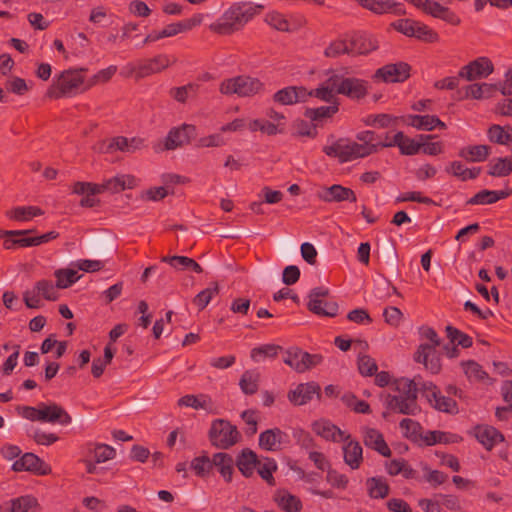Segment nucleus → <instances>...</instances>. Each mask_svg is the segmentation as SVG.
<instances>
[{"label": "nucleus", "mask_w": 512, "mask_h": 512, "mask_svg": "<svg viewBox=\"0 0 512 512\" xmlns=\"http://www.w3.org/2000/svg\"><path fill=\"white\" fill-rule=\"evenodd\" d=\"M262 9V5L250 2L233 3L209 29L219 35H230L241 30Z\"/></svg>", "instance_id": "f257e3e1"}, {"label": "nucleus", "mask_w": 512, "mask_h": 512, "mask_svg": "<svg viewBox=\"0 0 512 512\" xmlns=\"http://www.w3.org/2000/svg\"><path fill=\"white\" fill-rule=\"evenodd\" d=\"M264 90V84L255 77L239 75L223 80L220 83L219 91L223 95H234L239 97H252Z\"/></svg>", "instance_id": "f03ea898"}, {"label": "nucleus", "mask_w": 512, "mask_h": 512, "mask_svg": "<svg viewBox=\"0 0 512 512\" xmlns=\"http://www.w3.org/2000/svg\"><path fill=\"white\" fill-rule=\"evenodd\" d=\"M241 434L235 425L228 420L216 419L212 421L209 430V440L211 444L219 449H229L238 443Z\"/></svg>", "instance_id": "7ed1b4c3"}, {"label": "nucleus", "mask_w": 512, "mask_h": 512, "mask_svg": "<svg viewBox=\"0 0 512 512\" xmlns=\"http://www.w3.org/2000/svg\"><path fill=\"white\" fill-rule=\"evenodd\" d=\"M332 85H336L337 94L344 95L352 100L363 99L369 90L368 81L356 77H344L340 74L330 76Z\"/></svg>", "instance_id": "20e7f679"}, {"label": "nucleus", "mask_w": 512, "mask_h": 512, "mask_svg": "<svg viewBox=\"0 0 512 512\" xmlns=\"http://www.w3.org/2000/svg\"><path fill=\"white\" fill-rule=\"evenodd\" d=\"M365 148L359 143L350 141L349 139L340 138L332 145L325 146L323 152L330 157H335L340 163H346L358 158L365 157Z\"/></svg>", "instance_id": "39448f33"}, {"label": "nucleus", "mask_w": 512, "mask_h": 512, "mask_svg": "<svg viewBox=\"0 0 512 512\" xmlns=\"http://www.w3.org/2000/svg\"><path fill=\"white\" fill-rule=\"evenodd\" d=\"M329 290L324 287H315L309 293L307 308L310 312L325 317H335L339 306L335 301H324L328 297Z\"/></svg>", "instance_id": "423d86ee"}, {"label": "nucleus", "mask_w": 512, "mask_h": 512, "mask_svg": "<svg viewBox=\"0 0 512 512\" xmlns=\"http://www.w3.org/2000/svg\"><path fill=\"white\" fill-rule=\"evenodd\" d=\"M420 391L429 404L436 410L449 414H457L458 406L454 399L441 394L438 387L432 382L421 383Z\"/></svg>", "instance_id": "0eeeda50"}, {"label": "nucleus", "mask_w": 512, "mask_h": 512, "mask_svg": "<svg viewBox=\"0 0 512 512\" xmlns=\"http://www.w3.org/2000/svg\"><path fill=\"white\" fill-rule=\"evenodd\" d=\"M410 71L411 66L406 62L386 64L375 71L373 79L385 83L404 82L410 77Z\"/></svg>", "instance_id": "6e6552de"}, {"label": "nucleus", "mask_w": 512, "mask_h": 512, "mask_svg": "<svg viewBox=\"0 0 512 512\" xmlns=\"http://www.w3.org/2000/svg\"><path fill=\"white\" fill-rule=\"evenodd\" d=\"M493 71L492 61L488 57H479L461 67L458 76L467 81H474L488 77Z\"/></svg>", "instance_id": "1a4fd4ad"}, {"label": "nucleus", "mask_w": 512, "mask_h": 512, "mask_svg": "<svg viewBox=\"0 0 512 512\" xmlns=\"http://www.w3.org/2000/svg\"><path fill=\"white\" fill-rule=\"evenodd\" d=\"M196 135V128L193 125L183 124L180 127L172 128L164 140L163 150H174L183 145L189 144Z\"/></svg>", "instance_id": "9d476101"}, {"label": "nucleus", "mask_w": 512, "mask_h": 512, "mask_svg": "<svg viewBox=\"0 0 512 512\" xmlns=\"http://www.w3.org/2000/svg\"><path fill=\"white\" fill-rule=\"evenodd\" d=\"M12 469L16 472L29 471L36 475H48L51 473V467L40 459L34 453L27 452L16 460Z\"/></svg>", "instance_id": "9b49d317"}, {"label": "nucleus", "mask_w": 512, "mask_h": 512, "mask_svg": "<svg viewBox=\"0 0 512 512\" xmlns=\"http://www.w3.org/2000/svg\"><path fill=\"white\" fill-rule=\"evenodd\" d=\"M317 196L326 203H341L344 201L355 203L357 201L356 193L351 188L340 184H333L330 187L322 188Z\"/></svg>", "instance_id": "f8f14e48"}, {"label": "nucleus", "mask_w": 512, "mask_h": 512, "mask_svg": "<svg viewBox=\"0 0 512 512\" xmlns=\"http://www.w3.org/2000/svg\"><path fill=\"white\" fill-rule=\"evenodd\" d=\"M436 348L433 345L420 344L414 354V360L423 364L433 374L439 373L442 367L440 355Z\"/></svg>", "instance_id": "ddd939ff"}, {"label": "nucleus", "mask_w": 512, "mask_h": 512, "mask_svg": "<svg viewBox=\"0 0 512 512\" xmlns=\"http://www.w3.org/2000/svg\"><path fill=\"white\" fill-rule=\"evenodd\" d=\"M384 405L386 409L403 415L416 416L421 411L418 402L414 401L413 397L402 399L401 396L387 394L384 399Z\"/></svg>", "instance_id": "4468645a"}, {"label": "nucleus", "mask_w": 512, "mask_h": 512, "mask_svg": "<svg viewBox=\"0 0 512 512\" xmlns=\"http://www.w3.org/2000/svg\"><path fill=\"white\" fill-rule=\"evenodd\" d=\"M314 395L321 397V388L316 382L298 384L294 390L288 392V400L295 406H301L310 402Z\"/></svg>", "instance_id": "2eb2a0df"}, {"label": "nucleus", "mask_w": 512, "mask_h": 512, "mask_svg": "<svg viewBox=\"0 0 512 512\" xmlns=\"http://www.w3.org/2000/svg\"><path fill=\"white\" fill-rule=\"evenodd\" d=\"M170 65V60L167 55L159 54L151 59L140 61L132 72L136 74L137 78H145L149 75L159 73Z\"/></svg>", "instance_id": "dca6fc26"}, {"label": "nucleus", "mask_w": 512, "mask_h": 512, "mask_svg": "<svg viewBox=\"0 0 512 512\" xmlns=\"http://www.w3.org/2000/svg\"><path fill=\"white\" fill-rule=\"evenodd\" d=\"M136 185L137 180L133 175L119 174L98 184L99 194L104 192L115 194L125 189H133Z\"/></svg>", "instance_id": "f3484780"}, {"label": "nucleus", "mask_w": 512, "mask_h": 512, "mask_svg": "<svg viewBox=\"0 0 512 512\" xmlns=\"http://www.w3.org/2000/svg\"><path fill=\"white\" fill-rule=\"evenodd\" d=\"M349 42L351 56L367 55L379 47L377 39L367 33H356L350 38Z\"/></svg>", "instance_id": "a211bd4d"}, {"label": "nucleus", "mask_w": 512, "mask_h": 512, "mask_svg": "<svg viewBox=\"0 0 512 512\" xmlns=\"http://www.w3.org/2000/svg\"><path fill=\"white\" fill-rule=\"evenodd\" d=\"M71 421V416L62 406L56 403H51L49 405L41 403L40 422L68 425Z\"/></svg>", "instance_id": "6ab92c4d"}, {"label": "nucleus", "mask_w": 512, "mask_h": 512, "mask_svg": "<svg viewBox=\"0 0 512 512\" xmlns=\"http://www.w3.org/2000/svg\"><path fill=\"white\" fill-rule=\"evenodd\" d=\"M273 100L281 105H293L307 100V89L302 86H288L278 90Z\"/></svg>", "instance_id": "aec40b11"}, {"label": "nucleus", "mask_w": 512, "mask_h": 512, "mask_svg": "<svg viewBox=\"0 0 512 512\" xmlns=\"http://www.w3.org/2000/svg\"><path fill=\"white\" fill-rule=\"evenodd\" d=\"M86 71V68L68 69L63 71L58 78L59 85L62 87V92H65L67 96L72 95L74 91L84 83L82 73Z\"/></svg>", "instance_id": "412c9836"}, {"label": "nucleus", "mask_w": 512, "mask_h": 512, "mask_svg": "<svg viewBox=\"0 0 512 512\" xmlns=\"http://www.w3.org/2000/svg\"><path fill=\"white\" fill-rule=\"evenodd\" d=\"M363 441L367 447L377 451L380 455L384 457L391 456V450L387 445L383 434L377 429L365 428Z\"/></svg>", "instance_id": "4be33fe9"}, {"label": "nucleus", "mask_w": 512, "mask_h": 512, "mask_svg": "<svg viewBox=\"0 0 512 512\" xmlns=\"http://www.w3.org/2000/svg\"><path fill=\"white\" fill-rule=\"evenodd\" d=\"M356 139L362 143L365 152V157L377 153L380 149L389 147V142H381V136L371 130L361 131L357 133Z\"/></svg>", "instance_id": "5701e85b"}, {"label": "nucleus", "mask_w": 512, "mask_h": 512, "mask_svg": "<svg viewBox=\"0 0 512 512\" xmlns=\"http://www.w3.org/2000/svg\"><path fill=\"white\" fill-rule=\"evenodd\" d=\"M313 430L317 435L321 436L322 438L334 442L347 441L350 438V435H345V433L342 430H340L336 425L328 421L314 422Z\"/></svg>", "instance_id": "b1692460"}, {"label": "nucleus", "mask_w": 512, "mask_h": 512, "mask_svg": "<svg viewBox=\"0 0 512 512\" xmlns=\"http://www.w3.org/2000/svg\"><path fill=\"white\" fill-rule=\"evenodd\" d=\"M407 124L424 131H432L437 127L446 128V124L435 115H408Z\"/></svg>", "instance_id": "393cba45"}, {"label": "nucleus", "mask_w": 512, "mask_h": 512, "mask_svg": "<svg viewBox=\"0 0 512 512\" xmlns=\"http://www.w3.org/2000/svg\"><path fill=\"white\" fill-rule=\"evenodd\" d=\"M285 436L286 433L279 428L267 429L259 435V446L266 451H278Z\"/></svg>", "instance_id": "a878e982"}, {"label": "nucleus", "mask_w": 512, "mask_h": 512, "mask_svg": "<svg viewBox=\"0 0 512 512\" xmlns=\"http://www.w3.org/2000/svg\"><path fill=\"white\" fill-rule=\"evenodd\" d=\"M511 190H481L471 197L466 204L467 205H484L493 204L501 199H505L510 196Z\"/></svg>", "instance_id": "bb28decb"}, {"label": "nucleus", "mask_w": 512, "mask_h": 512, "mask_svg": "<svg viewBox=\"0 0 512 512\" xmlns=\"http://www.w3.org/2000/svg\"><path fill=\"white\" fill-rule=\"evenodd\" d=\"M257 464H260L257 454L249 448L243 449L236 459V466L245 477H251Z\"/></svg>", "instance_id": "cd10ccee"}, {"label": "nucleus", "mask_w": 512, "mask_h": 512, "mask_svg": "<svg viewBox=\"0 0 512 512\" xmlns=\"http://www.w3.org/2000/svg\"><path fill=\"white\" fill-rule=\"evenodd\" d=\"M423 142H417L404 135L402 131H398L389 142V147L397 146L403 155H415L419 152Z\"/></svg>", "instance_id": "c85d7f7f"}, {"label": "nucleus", "mask_w": 512, "mask_h": 512, "mask_svg": "<svg viewBox=\"0 0 512 512\" xmlns=\"http://www.w3.org/2000/svg\"><path fill=\"white\" fill-rule=\"evenodd\" d=\"M424 13L455 26L459 25L461 22L460 18L448 7L432 0L428 3V6L424 8Z\"/></svg>", "instance_id": "c756f323"}, {"label": "nucleus", "mask_w": 512, "mask_h": 512, "mask_svg": "<svg viewBox=\"0 0 512 512\" xmlns=\"http://www.w3.org/2000/svg\"><path fill=\"white\" fill-rule=\"evenodd\" d=\"M475 437L487 450H491L496 443L504 441L503 434L491 426L476 427Z\"/></svg>", "instance_id": "7c9ffc66"}, {"label": "nucleus", "mask_w": 512, "mask_h": 512, "mask_svg": "<svg viewBox=\"0 0 512 512\" xmlns=\"http://www.w3.org/2000/svg\"><path fill=\"white\" fill-rule=\"evenodd\" d=\"M421 384L416 382V378H400L394 381L393 389L397 394L394 396H401L402 399L413 397L417 401L418 391H420Z\"/></svg>", "instance_id": "2f4dec72"}, {"label": "nucleus", "mask_w": 512, "mask_h": 512, "mask_svg": "<svg viewBox=\"0 0 512 512\" xmlns=\"http://www.w3.org/2000/svg\"><path fill=\"white\" fill-rule=\"evenodd\" d=\"M346 444L343 447L344 462L350 466L351 469H358L363 460V449L358 441L350 440L344 441Z\"/></svg>", "instance_id": "473e14b6"}, {"label": "nucleus", "mask_w": 512, "mask_h": 512, "mask_svg": "<svg viewBox=\"0 0 512 512\" xmlns=\"http://www.w3.org/2000/svg\"><path fill=\"white\" fill-rule=\"evenodd\" d=\"M336 94L337 87L336 85H332L329 77L320 87L312 89L311 91L307 90V99L309 97H316L328 104L339 105V100L336 97Z\"/></svg>", "instance_id": "72a5a7b5"}, {"label": "nucleus", "mask_w": 512, "mask_h": 512, "mask_svg": "<svg viewBox=\"0 0 512 512\" xmlns=\"http://www.w3.org/2000/svg\"><path fill=\"white\" fill-rule=\"evenodd\" d=\"M178 406L191 407L196 410L203 409L208 412H213L214 403L210 396L206 394L192 395L188 394L181 397L178 402Z\"/></svg>", "instance_id": "f704fd0d"}, {"label": "nucleus", "mask_w": 512, "mask_h": 512, "mask_svg": "<svg viewBox=\"0 0 512 512\" xmlns=\"http://www.w3.org/2000/svg\"><path fill=\"white\" fill-rule=\"evenodd\" d=\"M491 154V147L488 145H470L459 150V157L468 162H483Z\"/></svg>", "instance_id": "c9c22d12"}, {"label": "nucleus", "mask_w": 512, "mask_h": 512, "mask_svg": "<svg viewBox=\"0 0 512 512\" xmlns=\"http://www.w3.org/2000/svg\"><path fill=\"white\" fill-rule=\"evenodd\" d=\"M213 467L215 466L225 481L230 482L233 475L234 460L232 456L227 453L219 452L214 454L212 459Z\"/></svg>", "instance_id": "e433bc0d"}, {"label": "nucleus", "mask_w": 512, "mask_h": 512, "mask_svg": "<svg viewBox=\"0 0 512 512\" xmlns=\"http://www.w3.org/2000/svg\"><path fill=\"white\" fill-rule=\"evenodd\" d=\"M498 90L497 84L490 83H474L466 86L465 97L480 100L492 97L493 93Z\"/></svg>", "instance_id": "4c0bfd02"}, {"label": "nucleus", "mask_w": 512, "mask_h": 512, "mask_svg": "<svg viewBox=\"0 0 512 512\" xmlns=\"http://www.w3.org/2000/svg\"><path fill=\"white\" fill-rule=\"evenodd\" d=\"M462 440V437H460L457 434L449 433V432H443V431H427L423 436V443L426 446H432L438 443L443 444H451V443H458Z\"/></svg>", "instance_id": "58836bf2"}, {"label": "nucleus", "mask_w": 512, "mask_h": 512, "mask_svg": "<svg viewBox=\"0 0 512 512\" xmlns=\"http://www.w3.org/2000/svg\"><path fill=\"white\" fill-rule=\"evenodd\" d=\"M368 495L373 499H384L389 495L390 486L382 477H371L366 480Z\"/></svg>", "instance_id": "ea45409f"}, {"label": "nucleus", "mask_w": 512, "mask_h": 512, "mask_svg": "<svg viewBox=\"0 0 512 512\" xmlns=\"http://www.w3.org/2000/svg\"><path fill=\"white\" fill-rule=\"evenodd\" d=\"M487 137L493 143L510 145L512 144V127L497 124L491 125L487 130Z\"/></svg>", "instance_id": "a19ab883"}, {"label": "nucleus", "mask_w": 512, "mask_h": 512, "mask_svg": "<svg viewBox=\"0 0 512 512\" xmlns=\"http://www.w3.org/2000/svg\"><path fill=\"white\" fill-rule=\"evenodd\" d=\"M161 262L170 264L175 269H189L196 273H202V267L192 258L186 256H163Z\"/></svg>", "instance_id": "79ce46f5"}, {"label": "nucleus", "mask_w": 512, "mask_h": 512, "mask_svg": "<svg viewBox=\"0 0 512 512\" xmlns=\"http://www.w3.org/2000/svg\"><path fill=\"white\" fill-rule=\"evenodd\" d=\"M284 348L276 344H264L255 347L250 352V357L254 362H260L265 359H275Z\"/></svg>", "instance_id": "37998d69"}, {"label": "nucleus", "mask_w": 512, "mask_h": 512, "mask_svg": "<svg viewBox=\"0 0 512 512\" xmlns=\"http://www.w3.org/2000/svg\"><path fill=\"white\" fill-rule=\"evenodd\" d=\"M200 23L201 18L199 16H195L190 19H185L177 23H171L167 25L164 29H162V35H164V38L172 37L179 33L189 31L195 26L199 25Z\"/></svg>", "instance_id": "c03bdc74"}, {"label": "nucleus", "mask_w": 512, "mask_h": 512, "mask_svg": "<svg viewBox=\"0 0 512 512\" xmlns=\"http://www.w3.org/2000/svg\"><path fill=\"white\" fill-rule=\"evenodd\" d=\"M512 172V159L508 157H497L488 164V175L493 177H506Z\"/></svg>", "instance_id": "a18cd8bd"}, {"label": "nucleus", "mask_w": 512, "mask_h": 512, "mask_svg": "<svg viewBox=\"0 0 512 512\" xmlns=\"http://www.w3.org/2000/svg\"><path fill=\"white\" fill-rule=\"evenodd\" d=\"M445 171L462 181H466L468 179H475L479 176L481 172V168H466L462 162L453 161L449 166L445 168Z\"/></svg>", "instance_id": "49530a36"}, {"label": "nucleus", "mask_w": 512, "mask_h": 512, "mask_svg": "<svg viewBox=\"0 0 512 512\" xmlns=\"http://www.w3.org/2000/svg\"><path fill=\"white\" fill-rule=\"evenodd\" d=\"M400 428L403 431V436L414 443L423 442L422 426L419 422L411 419L404 418L399 423Z\"/></svg>", "instance_id": "de8ad7c7"}, {"label": "nucleus", "mask_w": 512, "mask_h": 512, "mask_svg": "<svg viewBox=\"0 0 512 512\" xmlns=\"http://www.w3.org/2000/svg\"><path fill=\"white\" fill-rule=\"evenodd\" d=\"M275 500L285 512H300L302 509L300 499L285 490L278 491Z\"/></svg>", "instance_id": "09e8293b"}, {"label": "nucleus", "mask_w": 512, "mask_h": 512, "mask_svg": "<svg viewBox=\"0 0 512 512\" xmlns=\"http://www.w3.org/2000/svg\"><path fill=\"white\" fill-rule=\"evenodd\" d=\"M260 374L254 370L245 371L239 381L242 392L246 395H253L258 391Z\"/></svg>", "instance_id": "8fccbe9b"}, {"label": "nucleus", "mask_w": 512, "mask_h": 512, "mask_svg": "<svg viewBox=\"0 0 512 512\" xmlns=\"http://www.w3.org/2000/svg\"><path fill=\"white\" fill-rule=\"evenodd\" d=\"M339 110V105L320 106L317 108H307L304 116L313 122H320L324 119L331 118Z\"/></svg>", "instance_id": "3c124183"}, {"label": "nucleus", "mask_w": 512, "mask_h": 512, "mask_svg": "<svg viewBox=\"0 0 512 512\" xmlns=\"http://www.w3.org/2000/svg\"><path fill=\"white\" fill-rule=\"evenodd\" d=\"M257 471L260 477L265 480L270 486L275 485L273 473L277 471L278 466L274 459L266 457L260 464H257Z\"/></svg>", "instance_id": "603ef678"}, {"label": "nucleus", "mask_w": 512, "mask_h": 512, "mask_svg": "<svg viewBox=\"0 0 512 512\" xmlns=\"http://www.w3.org/2000/svg\"><path fill=\"white\" fill-rule=\"evenodd\" d=\"M54 275L57 279L56 287L59 289L70 287L81 277V275L73 269H58L55 271Z\"/></svg>", "instance_id": "864d4df0"}, {"label": "nucleus", "mask_w": 512, "mask_h": 512, "mask_svg": "<svg viewBox=\"0 0 512 512\" xmlns=\"http://www.w3.org/2000/svg\"><path fill=\"white\" fill-rule=\"evenodd\" d=\"M43 211L35 206H19L8 213L10 219L16 221H28L33 217L40 216Z\"/></svg>", "instance_id": "5fc2aeb1"}, {"label": "nucleus", "mask_w": 512, "mask_h": 512, "mask_svg": "<svg viewBox=\"0 0 512 512\" xmlns=\"http://www.w3.org/2000/svg\"><path fill=\"white\" fill-rule=\"evenodd\" d=\"M34 229L27 230H5L2 233L3 237H17V246L18 247H33L36 246V240L34 237H29L28 235L34 233Z\"/></svg>", "instance_id": "6e6d98bb"}, {"label": "nucleus", "mask_w": 512, "mask_h": 512, "mask_svg": "<svg viewBox=\"0 0 512 512\" xmlns=\"http://www.w3.org/2000/svg\"><path fill=\"white\" fill-rule=\"evenodd\" d=\"M219 293V285L217 282H212L211 285L200 291L193 299V303L200 311L206 308L211 299Z\"/></svg>", "instance_id": "4d7b16f0"}, {"label": "nucleus", "mask_w": 512, "mask_h": 512, "mask_svg": "<svg viewBox=\"0 0 512 512\" xmlns=\"http://www.w3.org/2000/svg\"><path fill=\"white\" fill-rule=\"evenodd\" d=\"M446 333L447 338L452 344L455 343L457 346H461L462 348H470L473 345V340L469 335L451 325L446 327Z\"/></svg>", "instance_id": "13d9d810"}, {"label": "nucleus", "mask_w": 512, "mask_h": 512, "mask_svg": "<svg viewBox=\"0 0 512 512\" xmlns=\"http://www.w3.org/2000/svg\"><path fill=\"white\" fill-rule=\"evenodd\" d=\"M351 55L350 42L342 39L332 41L324 50V55L328 58H337L340 55Z\"/></svg>", "instance_id": "bf43d9fd"}, {"label": "nucleus", "mask_w": 512, "mask_h": 512, "mask_svg": "<svg viewBox=\"0 0 512 512\" xmlns=\"http://www.w3.org/2000/svg\"><path fill=\"white\" fill-rule=\"evenodd\" d=\"M38 505L37 499L31 495L21 496L11 500V512H35L32 509Z\"/></svg>", "instance_id": "052dcab7"}, {"label": "nucleus", "mask_w": 512, "mask_h": 512, "mask_svg": "<svg viewBox=\"0 0 512 512\" xmlns=\"http://www.w3.org/2000/svg\"><path fill=\"white\" fill-rule=\"evenodd\" d=\"M461 365L469 380L483 381L488 378V374L483 370L482 366L473 360L462 362Z\"/></svg>", "instance_id": "680f3d73"}, {"label": "nucleus", "mask_w": 512, "mask_h": 512, "mask_svg": "<svg viewBox=\"0 0 512 512\" xmlns=\"http://www.w3.org/2000/svg\"><path fill=\"white\" fill-rule=\"evenodd\" d=\"M128 138L124 136H117L111 138L108 143H103L100 147V151L103 153H113L115 151H121L129 153Z\"/></svg>", "instance_id": "e2e57ef3"}, {"label": "nucleus", "mask_w": 512, "mask_h": 512, "mask_svg": "<svg viewBox=\"0 0 512 512\" xmlns=\"http://www.w3.org/2000/svg\"><path fill=\"white\" fill-rule=\"evenodd\" d=\"M323 360V357L320 354H310L302 350L300 355V363H297L296 372L303 373L318 364H320Z\"/></svg>", "instance_id": "0e129e2a"}, {"label": "nucleus", "mask_w": 512, "mask_h": 512, "mask_svg": "<svg viewBox=\"0 0 512 512\" xmlns=\"http://www.w3.org/2000/svg\"><path fill=\"white\" fill-rule=\"evenodd\" d=\"M394 6L393 0H364L362 7L376 14L388 13Z\"/></svg>", "instance_id": "69168bd1"}, {"label": "nucleus", "mask_w": 512, "mask_h": 512, "mask_svg": "<svg viewBox=\"0 0 512 512\" xmlns=\"http://www.w3.org/2000/svg\"><path fill=\"white\" fill-rule=\"evenodd\" d=\"M191 468L197 476L204 477L213 468V463L208 456L203 455L192 460Z\"/></svg>", "instance_id": "338daca9"}, {"label": "nucleus", "mask_w": 512, "mask_h": 512, "mask_svg": "<svg viewBox=\"0 0 512 512\" xmlns=\"http://www.w3.org/2000/svg\"><path fill=\"white\" fill-rule=\"evenodd\" d=\"M413 37L429 43H433L438 40V34L427 25L419 21H416Z\"/></svg>", "instance_id": "774afa93"}]
</instances>
